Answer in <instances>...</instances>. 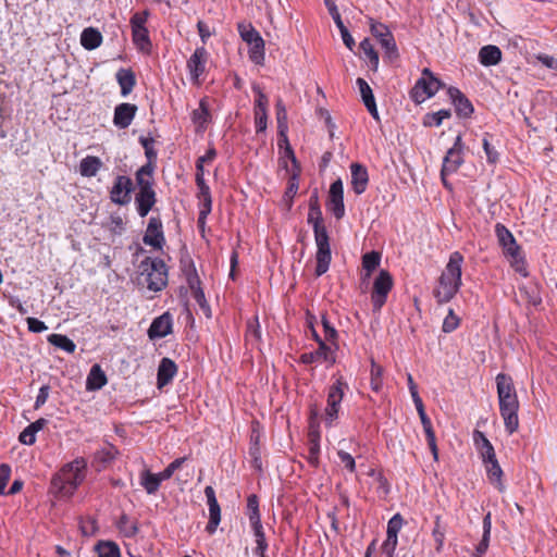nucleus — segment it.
Returning <instances> with one entry per match:
<instances>
[{"mask_svg": "<svg viewBox=\"0 0 557 557\" xmlns=\"http://www.w3.org/2000/svg\"><path fill=\"white\" fill-rule=\"evenodd\" d=\"M462 263L463 256L459 251H454L449 256L445 270L438 277L437 286L433 290L438 305L449 302L461 287Z\"/></svg>", "mask_w": 557, "mask_h": 557, "instance_id": "nucleus-2", "label": "nucleus"}, {"mask_svg": "<svg viewBox=\"0 0 557 557\" xmlns=\"http://www.w3.org/2000/svg\"><path fill=\"white\" fill-rule=\"evenodd\" d=\"M47 339L51 345H53L69 354H73L76 349L75 343L71 338H69L66 335L53 333V334H50Z\"/></svg>", "mask_w": 557, "mask_h": 557, "instance_id": "nucleus-37", "label": "nucleus"}, {"mask_svg": "<svg viewBox=\"0 0 557 557\" xmlns=\"http://www.w3.org/2000/svg\"><path fill=\"white\" fill-rule=\"evenodd\" d=\"M210 110L207 99L202 98L199 102V108L195 109L191 113V120L198 129H205L210 122Z\"/></svg>", "mask_w": 557, "mask_h": 557, "instance_id": "nucleus-32", "label": "nucleus"}, {"mask_svg": "<svg viewBox=\"0 0 557 557\" xmlns=\"http://www.w3.org/2000/svg\"><path fill=\"white\" fill-rule=\"evenodd\" d=\"M147 272L148 288L153 292L162 290L168 284V269L162 259L147 257L140 265Z\"/></svg>", "mask_w": 557, "mask_h": 557, "instance_id": "nucleus-6", "label": "nucleus"}, {"mask_svg": "<svg viewBox=\"0 0 557 557\" xmlns=\"http://www.w3.org/2000/svg\"><path fill=\"white\" fill-rule=\"evenodd\" d=\"M312 227L314 232L315 245H320L330 240L327 231L323 224L319 225L315 223V225Z\"/></svg>", "mask_w": 557, "mask_h": 557, "instance_id": "nucleus-64", "label": "nucleus"}, {"mask_svg": "<svg viewBox=\"0 0 557 557\" xmlns=\"http://www.w3.org/2000/svg\"><path fill=\"white\" fill-rule=\"evenodd\" d=\"M324 3L334 23L336 24L337 28L341 32L342 39L345 46L351 50L355 46V40L350 35L349 30L347 29V27L344 25L335 2L333 0H324Z\"/></svg>", "mask_w": 557, "mask_h": 557, "instance_id": "nucleus-22", "label": "nucleus"}, {"mask_svg": "<svg viewBox=\"0 0 557 557\" xmlns=\"http://www.w3.org/2000/svg\"><path fill=\"white\" fill-rule=\"evenodd\" d=\"M209 53L203 46L196 48L194 53L190 55L187 61V69L193 81L197 82L205 73Z\"/></svg>", "mask_w": 557, "mask_h": 557, "instance_id": "nucleus-14", "label": "nucleus"}, {"mask_svg": "<svg viewBox=\"0 0 557 557\" xmlns=\"http://www.w3.org/2000/svg\"><path fill=\"white\" fill-rule=\"evenodd\" d=\"M483 149L485 151L487 161L492 164H495L499 159V154L496 151V149L490 144L487 134L483 138Z\"/></svg>", "mask_w": 557, "mask_h": 557, "instance_id": "nucleus-62", "label": "nucleus"}, {"mask_svg": "<svg viewBox=\"0 0 557 557\" xmlns=\"http://www.w3.org/2000/svg\"><path fill=\"white\" fill-rule=\"evenodd\" d=\"M276 109V121L277 129L280 135H284L287 132V111L282 99H277L275 103Z\"/></svg>", "mask_w": 557, "mask_h": 557, "instance_id": "nucleus-45", "label": "nucleus"}, {"mask_svg": "<svg viewBox=\"0 0 557 557\" xmlns=\"http://www.w3.org/2000/svg\"><path fill=\"white\" fill-rule=\"evenodd\" d=\"M351 174V188L357 195H361L366 191L369 183L368 170L364 165L354 162L350 164Z\"/></svg>", "mask_w": 557, "mask_h": 557, "instance_id": "nucleus-20", "label": "nucleus"}, {"mask_svg": "<svg viewBox=\"0 0 557 557\" xmlns=\"http://www.w3.org/2000/svg\"><path fill=\"white\" fill-rule=\"evenodd\" d=\"M447 94L455 107L456 114L460 117H470L474 110L471 101L456 87H449Z\"/></svg>", "mask_w": 557, "mask_h": 557, "instance_id": "nucleus-19", "label": "nucleus"}, {"mask_svg": "<svg viewBox=\"0 0 557 557\" xmlns=\"http://www.w3.org/2000/svg\"><path fill=\"white\" fill-rule=\"evenodd\" d=\"M491 527V515L487 513L483 519V536L475 547L473 557H482L486 553L490 543Z\"/></svg>", "mask_w": 557, "mask_h": 557, "instance_id": "nucleus-36", "label": "nucleus"}, {"mask_svg": "<svg viewBox=\"0 0 557 557\" xmlns=\"http://www.w3.org/2000/svg\"><path fill=\"white\" fill-rule=\"evenodd\" d=\"M96 549L99 557H121L120 548L114 542H100Z\"/></svg>", "mask_w": 557, "mask_h": 557, "instance_id": "nucleus-48", "label": "nucleus"}, {"mask_svg": "<svg viewBox=\"0 0 557 557\" xmlns=\"http://www.w3.org/2000/svg\"><path fill=\"white\" fill-rule=\"evenodd\" d=\"M451 116L450 110L442 109L437 112L428 113L423 117V125L428 127L440 126L445 119Z\"/></svg>", "mask_w": 557, "mask_h": 557, "instance_id": "nucleus-41", "label": "nucleus"}, {"mask_svg": "<svg viewBox=\"0 0 557 557\" xmlns=\"http://www.w3.org/2000/svg\"><path fill=\"white\" fill-rule=\"evenodd\" d=\"M462 149V138L460 135H458L455 139L454 146L448 149L444 157L441 170L442 176H447L448 174L455 173L461 166L463 163Z\"/></svg>", "mask_w": 557, "mask_h": 557, "instance_id": "nucleus-10", "label": "nucleus"}, {"mask_svg": "<svg viewBox=\"0 0 557 557\" xmlns=\"http://www.w3.org/2000/svg\"><path fill=\"white\" fill-rule=\"evenodd\" d=\"M483 463L485 465L486 474L492 484H495L497 488L503 492L505 490V486L502 482L503 476V470L498 463V460L496 457L484 460Z\"/></svg>", "mask_w": 557, "mask_h": 557, "instance_id": "nucleus-30", "label": "nucleus"}, {"mask_svg": "<svg viewBox=\"0 0 557 557\" xmlns=\"http://www.w3.org/2000/svg\"><path fill=\"white\" fill-rule=\"evenodd\" d=\"M237 28L242 39L248 45L262 38L259 32L251 24L239 23Z\"/></svg>", "mask_w": 557, "mask_h": 557, "instance_id": "nucleus-43", "label": "nucleus"}, {"mask_svg": "<svg viewBox=\"0 0 557 557\" xmlns=\"http://www.w3.org/2000/svg\"><path fill=\"white\" fill-rule=\"evenodd\" d=\"M479 61L484 66L497 65L502 61V50L494 45L483 46L479 51Z\"/></svg>", "mask_w": 557, "mask_h": 557, "instance_id": "nucleus-28", "label": "nucleus"}, {"mask_svg": "<svg viewBox=\"0 0 557 557\" xmlns=\"http://www.w3.org/2000/svg\"><path fill=\"white\" fill-rule=\"evenodd\" d=\"M102 42L101 33L92 27L85 28L81 35V44L87 50L98 48Z\"/></svg>", "mask_w": 557, "mask_h": 557, "instance_id": "nucleus-33", "label": "nucleus"}, {"mask_svg": "<svg viewBox=\"0 0 557 557\" xmlns=\"http://www.w3.org/2000/svg\"><path fill=\"white\" fill-rule=\"evenodd\" d=\"M186 280L188 283L189 288L193 290L201 288L200 287V280L196 272L195 265L193 262L189 263L188 269L185 270Z\"/></svg>", "mask_w": 557, "mask_h": 557, "instance_id": "nucleus-57", "label": "nucleus"}, {"mask_svg": "<svg viewBox=\"0 0 557 557\" xmlns=\"http://www.w3.org/2000/svg\"><path fill=\"white\" fill-rule=\"evenodd\" d=\"M185 460H186V457H182V458H177V459L173 460L163 471L159 472L161 475V479H163V481L171 479L172 475L174 474V472L182 467V465L185 462Z\"/></svg>", "mask_w": 557, "mask_h": 557, "instance_id": "nucleus-59", "label": "nucleus"}, {"mask_svg": "<svg viewBox=\"0 0 557 557\" xmlns=\"http://www.w3.org/2000/svg\"><path fill=\"white\" fill-rule=\"evenodd\" d=\"M177 373L176 363L170 358H162L157 373V386L162 388L170 384Z\"/></svg>", "mask_w": 557, "mask_h": 557, "instance_id": "nucleus-23", "label": "nucleus"}, {"mask_svg": "<svg viewBox=\"0 0 557 557\" xmlns=\"http://www.w3.org/2000/svg\"><path fill=\"white\" fill-rule=\"evenodd\" d=\"M108 382L104 371L99 364H94L87 375L86 388L88 391H98Z\"/></svg>", "mask_w": 557, "mask_h": 557, "instance_id": "nucleus-29", "label": "nucleus"}, {"mask_svg": "<svg viewBox=\"0 0 557 557\" xmlns=\"http://www.w3.org/2000/svg\"><path fill=\"white\" fill-rule=\"evenodd\" d=\"M153 141L154 140L151 137H144V136H141L139 138V143L141 144V146L145 149V156L148 159V163H150L151 165H152V161H154L157 159V152H156V150L152 147Z\"/></svg>", "mask_w": 557, "mask_h": 557, "instance_id": "nucleus-55", "label": "nucleus"}, {"mask_svg": "<svg viewBox=\"0 0 557 557\" xmlns=\"http://www.w3.org/2000/svg\"><path fill=\"white\" fill-rule=\"evenodd\" d=\"M327 209L339 220L345 215L344 187L341 178L331 184L329 191Z\"/></svg>", "mask_w": 557, "mask_h": 557, "instance_id": "nucleus-12", "label": "nucleus"}, {"mask_svg": "<svg viewBox=\"0 0 557 557\" xmlns=\"http://www.w3.org/2000/svg\"><path fill=\"white\" fill-rule=\"evenodd\" d=\"M247 515L251 525L261 523L259 502L257 495L255 494L249 495L247 498Z\"/></svg>", "mask_w": 557, "mask_h": 557, "instance_id": "nucleus-42", "label": "nucleus"}, {"mask_svg": "<svg viewBox=\"0 0 557 557\" xmlns=\"http://www.w3.org/2000/svg\"><path fill=\"white\" fill-rule=\"evenodd\" d=\"M87 461L76 458L66 463L51 480V486L61 497H70L83 483L86 475Z\"/></svg>", "mask_w": 557, "mask_h": 557, "instance_id": "nucleus-3", "label": "nucleus"}, {"mask_svg": "<svg viewBox=\"0 0 557 557\" xmlns=\"http://www.w3.org/2000/svg\"><path fill=\"white\" fill-rule=\"evenodd\" d=\"M370 385L373 392H380L383 386V368L371 359Z\"/></svg>", "mask_w": 557, "mask_h": 557, "instance_id": "nucleus-39", "label": "nucleus"}, {"mask_svg": "<svg viewBox=\"0 0 557 557\" xmlns=\"http://www.w3.org/2000/svg\"><path fill=\"white\" fill-rule=\"evenodd\" d=\"M459 318L455 314L453 309H449L448 314L443 321L442 331L444 333H451L459 326Z\"/></svg>", "mask_w": 557, "mask_h": 557, "instance_id": "nucleus-53", "label": "nucleus"}, {"mask_svg": "<svg viewBox=\"0 0 557 557\" xmlns=\"http://www.w3.org/2000/svg\"><path fill=\"white\" fill-rule=\"evenodd\" d=\"M123 97L128 96L136 85V77L132 70L120 69L115 74Z\"/></svg>", "mask_w": 557, "mask_h": 557, "instance_id": "nucleus-31", "label": "nucleus"}, {"mask_svg": "<svg viewBox=\"0 0 557 557\" xmlns=\"http://www.w3.org/2000/svg\"><path fill=\"white\" fill-rule=\"evenodd\" d=\"M132 37L134 44L140 49L145 50L151 46V41L149 39V33L147 27L132 29Z\"/></svg>", "mask_w": 557, "mask_h": 557, "instance_id": "nucleus-47", "label": "nucleus"}, {"mask_svg": "<svg viewBox=\"0 0 557 557\" xmlns=\"http://www.w3.org/2000/svg\"><path fill=\"white\" fill-rule=\"evenodd\" d=\"M255 125L257 133H263L268 126V110L253 109Z\"/></svg>", "mask_w": 557, "mask_h": 557, "instance_id": "nucleus-54", "label": "nucleus"}, {"mask_svg": "<svg viewBox=\"0 0 557 557\" xmlns=\"http://www.w3.org/2000/svg\"><path fill=\"white\" fill-rule=\"evenodd\" d=\"M173 318L170 312L157 317L151 322L148 329V336L150 339L163 338L172 333Z\"/></svg>", "mask_w": 557, "mask_h": 557, "instance_id": "nucleus-15", "label": "nucleus"}, {"mask_svg": "<svg viewBox=\"0 0 557 557\" xmlns=\"http://www.w3.org/2000/svg\"><path fill=\"white\" fill-rule=\"evenodd\" d=\"M432 536L435 541V550L436 553H441L444 545L445 540V527L442 524L441 516H436L434 520V528L432 530Z\"/></svg>", "mask_w": 557, "mask_h": 557, "instance_id": "nucleus-44", "label": "nucleus"}, {"mask_svg": "<svg viewBox=\"0 0 557 557\" xmlns=\"http://www.w3.org/2000/svg\"><path fill=\"white\" fill-rule=\"evenodd\" d=\"M133 189V181L128 176L119 175L110 190L111 201L121 206L127 205Z\"/></svg>", "mask_w": 557, "mask_h": 557, "instance_id": "nucleus-11", "label": "nucleus"}, {"mask_svg": "<svg viewBox=\"0 0 557 557\" xmlns=\"http://www.w3.org/2000/svg\"><path fill=\"white\" fill-rule=\"evenodd\" d=\"M394 286L393 277L386 270H381L374 278L371 292L373 311L377 312L386 304L387 296Z\"/></svg>", "mask_w": 557, "mask_h": 557, "instance_id": "nucleus-7", "label": "nucleus"}, {"mask_svg": "<svg viewBox=\"0 0 557 557\" xmlns=\"http://www.w3.org/2000/svg\"><path fill=\"white\" fill-rule=\"evenodd\" d=\"M370 29L372 35L379 40L381 47L389 58H397L398 51L393 34L388 27L380 22L370 18Z\"/></svg>", "mask_w": 557, "mask_h": 557, "instance_id": "nucleus-9", "label": "nucleus"}, {"mask_svg": "<svg viewBox=\"0 0 557 557\" xmlns=\"http://www.w3.org/2000/svg\"><path fill=\"white\" fill-rule=\"evenodd\" d=\"M473 442L483 461L496 457L493 445L483 432L475 430Z\"/></svg>", "mask_w": 557, "mask_h": 557, "instance_id": "nucleus-27", "label": "nucleus"}, {"mask_svg": "<svg viewBox=\"0 0 557 557\" xmlns=\"http://www.w3.org/2000/svg\"><path fill=\"white\" fill-rule=\"evenodd\" d=\"M403 524H404V519H403L400 513L394 515L387 523L386 535H389V537H397L398 532L400 531Z\"/></svg>", "mask_w": 557, "mask_h": 557, "instance_id": "nucleus-52", "label": "nucleus"}, {"mask_svg": "<svg viewBox=\"0 0 557 557\" xmlns=\"http://www.w3.org/2000/svg\"><path fill=\"white\" fill-rule=\"evenodd\" d=\"M144 243L152 246L153 248H162L164 244L163 226L160 218L151 216L148 222Z\"/></svg>", "mask_w": 557, "mask_h": 557, "instance_id": "nucleus-16", "label": "nucleus"}, {"mask_svg": "<svg viewBox=\"0 0 557 557\" xmlns=\"http://www.w3.org/2000/svg\"><path fill=\"white\" fill-rule=\"evenodd\" d=\"M137 110V106L133 103L123 102L117 104L114 108L113 124L120 129L127 128L132 124Z\"/></svg>", "mask_w": 557, "mask_h": 557, "instance_id": "nucleus-17", "label": "nucleus"}, {"mask_svg": "<svg viewBox=\"0 0 557 557\" xmlns=\"http://www.w3.org/2000/svg\"><path fill=\"white\" fill-rule=\"evenodd\" d=\"M101 166L102 162L98 157L87 156L79 163V173L83 176L91 177L98 173Z\"/></svg>", "mask_w": 557, "mask_h": 557, "instance_id": "nucleus-34", "label": "nucleus"}, {"mask_svg": "<svg viewBox=\"0 0 557 557\" xmlns=\"http://www.w3.org/2000/svg\"><path fill=\"white\" fill-rule=\"evenodd\" d=\"M252 91L256 95L253 109L268 110L269 99L268 96L262 91L259 85L252 86Z\"/></svg>", "mask_w": 557, "mask_h": 557, "instance_id": "nucleus-56", "label": "nucleus"}, {"mask_svg": "<svg viewBox=\"0 0 557 557\" xmlns=\"http://www.w3.org/2000/svg\"><path fill=\"white\" fill-rule=\"evenodd\" d=\"M496 387L500 416L504 419L505 429L509 434L519 428V400L511 376L499 373L496 376Z\"/></svg>", "mask_w": 557, "mask_h": 557, "instance_id": "nucleus-1", "label": "nucleus"}, {"mask_svg": "<svg viewBox=\"0 0 557 557\" xmlns=\"http://www.w3.org/2000/svg\"><path fill=\"white\" fill-rule=\"evenodd\" d=\"M397 544L398 537H389V535H386V540L382 544V552L387 557H394Z\"/></svg>", "mask_w": 557, "mask_h": 557, "instance_id": "nucleus-63", "label": "nucleus"}, {"mask_svg": "<svg viewBox=\"0 0 557 557\" xmlns=\"http://www.w3.org/2000/svg\"><path fill=\"white\" fill-rule=\"evenodd\" d=\"M162 482L160 473H152L149 469H144L139 473V484L149 495L156 494Z\"/></svg>", "mask_w": 557, "mask_h": 557, "instance_id": "nucleus-25", "label": "nucleus"}, {"mask_svg": "<svg viewBox=\"0 0 557 557\" xmlns=\"http://www.w3.org/2000/svg\"><path fill=\"white\" fill-rule=\"evenodd\" d=\"M360 49L362 50V52L364 53V55L369 59V62H370L371 69H372L373 71H376V70H377V66H379V54H377V52L374 50L373 45L371 44L370 39L364 38V39L360 42Z\"/></svg>", "mask_w": 557, "mask_h": 557, "instance_id": "nucleus-46", "label": "nucleus"}, {"mask_svg": "<svg viewBox=\"0 0 557 557\" xmlns=\"http://www.w3.org/2000/svg\"><path fill=\"white\" fill-rule=\"evenodd\" d=\"M149 14L150 13L148 10H145L143 12H136L135 14H133L129 21L132 29L146 27Z\"/></svg>", "mask_w": 557, "mask_h": 557, "instance_id": "nucleus-61", "label": "nucleus"}, {"mask_svg": "<svg viewBox=\"0 0 557 557\" xmlns=\"http://www.w3.org/2000/svg\"><path fill=\"white\" fill-rule=\"evenodd\" d=\"M249 59L255 64L261 65L264 61V40L260 38L256 42H251L249 45L248 50Z\"/></svg>", "mask_w": 557, "mask_h": 557, "instance_id": "nucleus-40", "label": "nucleus"}, {"mask_svg": "<svg viewBox=\"0 0 557 557\" xmlns=\"http://www.w3.org/2000/svg\"><path fill=\"white\" fill-rule=\"evenodd\" d=\"M186 280L188 283L189 288L193 290L201 288L200 287V280L196 272L195 265L193 262L189 263L188 269L185 270Z\"/></svg>", "mask_w": 557, "mask_h": 557, "instance_id": "nucleus-58", "label": "nucleus"}, {"mask_svg": "<svg viewBox=\"0 0 557 557\" xmlns=\"http://www.w3.org/2000/svg\"><path fill=\"white\" fill-rule=\"evenodd\" d=\"M319 451L320 446L317 438L311 437L307 460L312 467H318L319 465Z\"/></svg>", "mask_w": 557, "mask_h": 557, "instance_id": "nucleus-60", "label": "nucleus"}, {"mask_svg": "<svg viewBox=\"0 0 557 557\" xmlns=\"http://www.w3.org/2000/svg\"><path fill=\"white\" fill-rule=\"evenodd\" d=\"M325 361L330 364L335 362V356L330 346L324 342H320L319 348L314 351L305 352L300 356V362L310 364L313 362Z\"/></svg>", "mask_w": 557, "mask_h": 557, "instance_id": "nucleus-21", "label": "nucleus"}, {"mask_svg": "<svg viewBox=\"0 0 557 557\" xmlns=\"http://www.w3.org/2000/svg\"><path fill=\"white\" fill-rule=\"evenodd\" d=\"M117 528L126 537H133L138 533L136 522H131L127 515L123 513L117 522Z\"/></svg>", "mask_w": 557, "mask_h": 557, "instance_id": "nucleus-49", "label": "nucleus"}, {"mask_svg": "<svg viewBox=\"0 0 557 557\" xmlns=\"http://www.w3.org/2000/svg\"><path fill=\"white\" fill-rule=\"evenodd\" d=\"M507 258L510 259L511 267L515 269L516 272H518L519 274H521L524 277H527L529 275V272L527 270L525 260L521 253V249L517 251V255L507 256Z\"/></svg>", "mask_w": 557, "mask_h": 557, "instance_id": "nucleus-50", "label": "nucleus"}, {"mask_svg": "<svg viewBox=\"0 0 557 557\" xmlns=\"http://www.w3.org/2000/svg\"><path fill=\"white\" fill-rule=\"evenodd\" d=\"M205 495L209 507V522L206 527L208 533L212 534L215 532L221 521V508L218 503L215 492L212 486H206Z\"/></svg>", "mask_w": 557, "mask_h": 557, "instance_id": "nucleus-13", "label": "nucleus"}, {"mask_svg": "<svg viewBox=\"0 0 557 557\" xmlns=\"http://www.w3.org/2000/svg\"><path fill=\"white\" fill-rule=\"evenodd\" d=\"M381 255L377 251H370L362 256V268L364 270V275L361 278V286H364V289L368 287V282L372 275V272L380 265Z\"/></svg>", "mask_w": 557, "mask_h": 557, "instance_id": "nucleus-26", "label": "nucleus"}, {"mask_svg": "<svg viewBox=\"0 0 557 557\" xmlns=\"http://www.w3.org/2000/svg\"><path fill=\"white\" fill-rule=\"evenodd\" d=\"M153 165L147 163L136 172V183L139 191L135 196L137 212L139 216L145 218L154 206L157 198L153 190Z\"/></svg>", "mask_w": 557, "mask_h": 557, "instance_id": "nucleus-4", "label": "nucleus"}, {"mask_svg": "<svg viewBox=\"0 0 557 557\" xmlns=\"http://www.w3.org/2000/svg\"><path fill=\"white\" fill-rule=\"evenodd\" d=\"M315 260H317L315 275L321 276L327 272V270L330 268L331 260H332L330 240L326 243L317 245Z\"/></svg>", "mask_w": 557, "mask_h": 557, "instance_id": "nucleus-24", "label": "nucleus"}, {"mask_svg": "<svg viewBox=\"0 0 557 557\" xmlns=\"http://www.w3.org/2000/svg\"><path fill=\"white\" fill-rule=\"evenodd\" d=\"M444 86V83L430 69L424 67L421 72V77L416 82L410 91V97L416 103H422L433 97Z\"/></svg>", "mask_w": 557, "mask_h": 557, "instance_id": "nucleus-5", "label": "nucleus"}, {"mask_svg": "<svg viewBox=\"0 0 557 557\" xmlns=\"http://www.w3.org/2000/svg\"><path fill=\"white\" fill-rule=\"evenodd\" d=\"M252 532L256 539L255 554L259 557H267L265 552L268 549V542L263 531L262 523L252 524Z\"/></svg>", "mask_w": 557, "mask_h": 557, "instance_id": "nucleus-35", "label": "nucleus"}, {"mask_svg": "<svg viewBox=\"0 0 557 557\" xmlns=\"http://www.w3.org/2000/svg\"><path fill=\"white\" fill-rule=\"evenodd\" d=\"M345 382L337 379L335 383L329 388L327 404L325 408V423L332 425L333 421L338 417V410L344 396Z\"/></svg>", "mask_w": 557, "mask_h": 557, "instance_id": "nucleus-8", "label": "nucleus"}, {"mask_svg": "<svg viewBox=\"0 0 557 557\" xmlns=\"http://www.w3.org/2000/svg\"><path fill=\"white\" fill-rule=\"evenodd\" d=\"M356 84L359 88V92H360V96H361V99H362L364 106L370 102L375 101V98H374L371 87L363 78L358 77L356 81Z\"/></svg>", "mask_w": 557, "mask_h": 557, "instance_id": "nucleus-51", "label": "nucleus"}, {"mask_svg": "<svg viewBox=\"0 0 557 557\" xmlns=\"http://www.w3.org/2000/svg\"><path fill=\"white\" fill-rule=\"evenodd\" d=\"M308 223L312 226H314L315 223L319 225L323 224L322 212L317 194L312 195L309 199Z\"/></svg>", "mask_w": 557, "mask_h": 557, "instance_id": "nucleus-38", "label": "nucleus"}, {"mask_svg": "<svg viewBox=\"0 0 557 557\" xmlns=\"http://www.w3.org/2000/svg\"><path fill=\"white\" fill-rule=\"evenodd\" d=\"M495 234L506 257L517 255V251L521 249L512 233L502 223L495 225Z\"/></svg>", "mask_w": 557, "mask_h": 557, "instance_id": "nucleus-18", "label": "nucleus"}]
</instances>
